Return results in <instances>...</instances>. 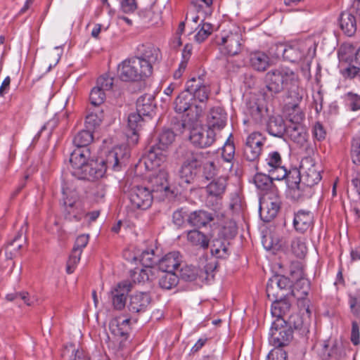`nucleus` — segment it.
I'll list each match as a JSON object with an SVG mask.
<instances>
[{"instance_id": "54", "label": "nucleus", "mask_w": 360, "mask_h": 360, "mask_svg": "<svg viewBox=\"0 0 360 360\" xmlns=\"http://www.w3.org/2000/svg\"><path fill=\"white\" fill-rule=\"evenodd\" d=\"M286 179L289 187L302 184V174H301V171L297 168L290 169L287 173Z\"/></svg>"}, {"instance_id": "29", "label": "nucleus", "mask_w": 360, "mask_h": 360, "mask_svg": "<svg viewBox=\"0 0 360 360\" xmlns=\"http://www.w3.org/2000/svg\"><path fill=\"white\" fill-rule=\"evenodd\" d=\"M358 18L352 12L344 11L341 13L339 22L340 26L343 32L349 36H353L356 31V22Z\"/></svg>"}, {"instance_id": "12", "label": "nucleus", "mask_w": 360, "mask_h": 360, "mask_svg": "<svg viewBox=\"0 0 360 360\" xmlns=\"http://www.w3.org/2000/svg\"><path fill=\"white\" fill-rule=\"evenodd\" d=\"M215 132L208 127L193 126L190 131L189 140L192 144L199 148L210 146L215 141Z\"/></svg>"}, {"instance_id": "16", "label": "nucleus", "mask_w": 360, "mask_h": 360, "mask_svg": "<svg viewBox=\"0 0 360 360\" xmlns=\"http://www.w3.org/2000/svg\"><path fill=\"white\" fill-rule=\"evenodd\" d=\"M242 37L240 34L230 33L221 38V51L223 53L229 56H236L242 49Z\"/></svg>"}, {"instance_id": "14", "label": "nucleus", "mask_w": 360, "mask_h": 360, "mask_svg": "<svg viewBox=\"0 0 360 360\" xmlns=\"http://www.w3.org/2000/svg\"><path fill=\"white\" fill-rule=\"evenodd\" d=\"M91 152L89 148H76L70 154V162L72 166V174L77 176L82 174V169L89 163Z\"/></svg>"}, {"instance_id": "10", "label": "nucleus", "mask_w": 360, "mask_h": 360, "mask_svg": "<svg viewBox=\"0 0 360 360\" xmlns=\"http://www.w3.org/2000/svg\"><path fill=\"white\" fill-rule=\"evenodd\" d=\"M186 88L191 93L194 101L198 100L202 103L208 99L210 93V84L203 75L189 79Z\"/></svg>"}, {"instance_id": "58", "label": "nucleus", "mask_w": 360, "mask_h": 360, "mask_svg": "<svg viewBox=\"0 0 360 360\" xmlns=\"http://www.w3.org/2000/svg\"><path fill=\"white\" fill-rule=\"evenodd\" d=\"M129 323V319H124L122 321V323H119L117 321L115 320L110 322V328L111 332L114 333L115 335L124 336L127 335V333L124 331L122 328H120L122 326H128Z\"/></svg>"}, {"instance_id": "64", "label": "nucleus", "mask_w": 360, "mask_h": 360, "mask_svg": "<svg viewBox=\"0 0 360 360\" xmlns=\"http://www.w3.org/2000/svg\"><path fill=\"white\" fill-rule=\"evenodd\" d=\"M287 353L282 347H275L267 356L266 360H286Z\"/></svg>"}, {"instance_id": "52", "label": "nucleus", "mask_w": 360, "mask_h": 360, "mask_svg": "<svg viewBox=\"0 0 360 360\" xmlns=\"http://www.w3.org/2000/svg\"><path fill=\"white\" fill-rule=\"evenodd\" d=\"M151 269H136L131 274L134 283L145 282L150 279Z\"/></svg>"}, {"instance_id": "25", "label": "nucleus", "mask_w": 360, "mask_h": 360, "mask_svg": "<svg viewBox=\"0 0 360 360\" xmlns=\"http://www.w3.org/2000/svg\"><path fill=\"white\" fill-rule=\"evenodd\" d=\"M250 67L257 72H264L270 66V58L262 51L252 52L249 55Z\"/></svg>"}, {"instance_id": "6", "label": "nucleus", "mask_w": 360, "mask_h": 360, "mask_svg": "<svg viewBox=\"0 0 360 360\" xmlns=\"http://www.w3.org/2000/svg\"><path fill=\"white\" fill-rule=\"evenodd\" d=\"M316 347L319 356L323 360H341L345 356L342 343L335 338H329L322 340Z\"/></svg>"}, {"instance_id": "57", "label": "nucleus", "mask_w": 360, "mask_h": 360, "mask_svg": "<svg viewBox=\"0 0 360 360\" xmlns=\"http://www.w3.org/2000/svg\"><path fill=\"white\" fill-rule=\"evenodd\" d=\"M351 158L354 165H360V139H353L351 147Z\"/></svg>"}, {"instance_id": "43", "label": "nucleus", "mask_w": 360, "mask_h": 360, "mask_svg": "<svg viewBox=\"0 0 360 360\" xmlns=\"http://www.w3.org/2000/svg\"><path fill=\"white\" fill-rule=\"evenodd\" d=\"M253 181L256 187L262 191H268L273 185L272 178L269 175L262 173H257L254 176Z\"/></svg>"}, {"instance_id": "20", "label": "nucleus", "mask_w": 360, "mask_h": 360, "mask_svg": "<svg viewBox=\"0 0 360 360\" xmlns=\"http://www.w3.org/2000/svg\"><path fill=\"white\" fill-rule=\"evenodd\" d=\"M181 256L179 252H169L158 260V266L162 273L175 274V271L181 266Z\"/></svg>"}, {"instance_id": "22", "label": "nucleus", "mask_w": 360, "mask_h": 360, "mask_svg": "<svg viewBox=\"0 0 360 360\" xmlns=\"http://www.w3.org/2000/svg\"><path fill=\"white\" fill-rule=\"evenodd\" d=\"M227 121V114L220 107L212 108L207 116V125L210 129L221 130L223 129Z\"/></svg>"}, {"instance_id": "19", "label": "nucleus", "mask_w": 360, "mask_h": 360, "mask_svg": "<svg viewBox=\"0 0 360 360\" xmlns=\"http://www.w3.org/2000/svg\"><path fill=\"white\" fill-rule=\"evenodd\" d=\"M217 217V219L224 217L223 212L214 211V214L204 210H198L191 212L188 217V222L193 226H205Z\"/></svg>"}, {"instance_id": "46", "label": "nucleus", "mask_w": 360, "mask_h": 360, "mask_svg": "<svg viewBox=\"0 0 360 360\" xmlns=\"http://www.w3.org/2000/svg\"><path fill=\"white\" fill-rule=\"evenodd\" d=\"M218 175L224 176L233 167V163L230 160H225L222 157L214 159Z\"/></svg>"}, {"instance_id": "4", "label": "nucleus", "mask_w": 360, "mask_h": 360, "mask_svg": "<svg viewBox=\"0 0 360 360\" xmlns=\"http://www.w3.org/2000/svg\"><path fill=\"white\" fill-rule=\"evenodd\" d=\"M174 110L178 113L187 112L190 120L195 122L202 115V108L195 103L191 93L187 89L182 91L174 101Z\"/></svg>"}, {"instance_id": "47", "label": "nucleus", "mask_w": 360, "mask_h": 360, "mask_svg": "<svg viewBox=\"0 0 360 360\" xmlns=\"http://www.w3.org/2000/svg\"><path fill=\"white\" fill-rule=\"evenodd\" d=\"M195 122H192L190 120L187 122L186 120L179 119L175 117L172 121V131H174L176 134H182L186 129H189L192 128V126Z\"/></svg>"}, {"instance_id": "9", "label": "nucleus", "mask_w": 360, "mask_h": 360, "mask_svg": "<svg viewBox=\"0 0 360 360\" xmlns=\"http://www.w3.org/2000/svg\"><path fill=\"white\" fill-rule=\"evenodd\" d=\"M264 146V138L262 134L253 132L246 139L243 147V158L249 162H255L259 159Z\"/></svg>"}, {"instance_id": "33", "label": "nucleus", "mask_w": 360, "mask_h": 360, "mask_svg": "<svg viewBox=\"0 0 360 360\" xmlns=\"http://www.w3.org/2000/svg\"><path fill=\"white\" fill-rule=\"evenodd\" d=\"M271 314L276 319H284L283 316L290 311L291 304L285 297L271 300Z\"/></svg>"}, {"instance_id": "23", "label": "nucleus", "mask_w": 360, "mask_h": 360, "mask_svg": "<svg viewBox=\"0 0 360 360\" xmlns=\"http://www.w3.org/2000/svg\"><path fill=\"white\" fill-rule=\"evenodd\" d=\"M82 170V174H80L77 178L90 181L103 177L106 172L105 165L98 160H91Z\"/></svg>"}, {"instance_id": "38", "label": "nucleus", "mask_w": 360, "mask_h": 360, "mask_svg": "<svg viewBox=\"0 0 360 360\" xmlns=\"http://www.w3.org/2000/svg\"><path fill=\"white\" fill-rule=\"evenodd\" d=\"M229 243L225 239H215L211 246V253L217 258H226L229 255Z\"/></svg>"}, {"instance_id": "59", "label": "nucleus", "mask_w": 360, "mask_h": 360, "mask_svg": "<svg viewBox=\"0 0 360 360\" xmlns=\"http://www.w3.org/2000/svg\"><path fill=\"white\" fill-rule=\"evenodd\" d=\"M346 100L347 105L352 110L356 111L360 109V96L349 92L346 94Z\"/></svg>"}, {"instance_id": "3", "label": "nucleus", "mask_w": 360, "mask_h": 360, "mask_svg": "<svg viewBox=\"0 0 360 360\" xmlns=\"http://www.w3.org/2000/svg\"><path fill=\"white\" fill-rule=\"evenodd\" d=\"M292 339V330L285 319H276L271 324L269 342L275 347L287 346Z\"/></svg>"}, {"instance_id": "61", "label": "nucleus", "mask_w": 360, "mask_h": 360, "mask_svg": "<svg viewBox=\"0 0 360 360\" xmlns=\"http://www.w3.org/2000/svg\"><path fill=\"white\" fill-rule=\"evenodd\" d=\"M112 85L113 78L107 75H102L97 79L96 86L103 91L110 90Z\"/></svg>"}, {"instance_id": "1", "label": "nucleus", "mask_w": 360, "mask_h": 360, "mask_svg": "<svg viewBox=\"0 0 360 360\" xmlns=\"http://www.w3.org/2000/svg\"><path fill=\"white\" fill-rule=\"evenodd\" d=\"M265 83L267 90L276 94L297 86L298 75L290 68L280 66L265 75Z\"/></svg>"}, {"instance_id": "5", "label": "nucleus", "mask_w": 360, "mask_h": 360, "mask_svg": "<svg viewBox=\"0 0 360 360\" xmlns=\"http://www.w3.org/2000/svg\"><path fill=\"white\" fill-rule=\"evenodd\" d=\"M63 195L65 219L70 222L81 221L85 216V213L77 200L76 192H70L68 188H63Z\"/></svg>"}, {"instance_id": "8", "label": "nucleus", "mask_w": 360, "mask_h": 360, "mask_svg": "<svg viewBox=\"0 0 360 360\" xmlns=\"http://www.w3.org/2000/svg\"><path fill=\"white\" fill-rule=\"evenodd\" d=\"M129 207L132 210H145L149 208L153 200V195L148 188L136 186L130 188L128 193Z\"/></svg>"}, {"instance_id": "50", "label": "nucleus", "mask_w": 360, "mask_h": 360, "mask_svg": "<svg viewBox=\"0 0 360 360\" xmlns=\"http://www.w3.org/2000/svg\"><path fill=\"white\" fill-rule=\"evenodd\" d=\"M105 99V94L97 86L92 89L89 94V101L92 105L95 108L101 105Z\"/></svg>"}, {"instance_id": "36", "label": "nucleus", "mask_w": 360, "mask_h": 360, "mask_svg": "<svg viewBox=\"0 0 360 360\" xmlns=\"http://www.w3.org/2000/svg\"><path fill=\"white\" fill-rule=\"evenodd\" d=\"M301 170L303 171L302 184L305 185L307 188L317 184L321 179L320 172L316 170L314 166H311L307 170H304L302 167Z\"/></svg>"}, {"instance_id": "39", "label": "nucleus", "mask_w": 360, "mask_h": 360, "mask_svg": "<svg viewBox=\"0 0 360 360\" xmlns=\"http://www.w3.org/2000/svg\"><path fill=\"white\" fill-rule=\"evenodd\" d=\"M93 139V131L86 129L77 133L72 141L76 148H88Z\"/></svg>"}, {"instance_id": "7", "label": "nucleus", "mask_w": 360, "mask_h": 360, "mask_svg": "<svg viewBox=\"0 0 360 360\" xmlns=\"http://www.w3.org/2000/svg\"><path fill=\"white\" fill-rule=\"evenodd\" d=\"M227 185L226 178L219 176L212 181L207 186V197L206 204L214 211H220L221 208V198Z\"/></svg>"}, {"instance_id": "55", "label": "nucleus", "mask_w": 360, "mask_h": 360, "mask_svg": "<svg viewBox=\"0 0 360 360\" xmlns=\"http://www.w3.org/2000/svg\"><path fill=\"white\" fill-rule=\"evenodd\" d=\"M213 32V25L211 23L204 22L201 28L195 35V39L198 43L203 42Z\"/></svg>"}, {"instance_id": "51", "label": "nucleus", "mask_w": 360, "mask_h": 360, "mask_svg": "<svg viewBox=\"0 0 360 360\" xmlns=\"http://www.w3.org/2000/svg\"><path fill=\"white\" fill-rule=\"evenodd\" d=\"M144 122L143 116L139 112H132L128 116V130L139 131Z\"/></svg>"}, {"instance_id": "40", "label": "nucleus", "mask_w": 360, "mask_h": 360, "mask_svg": "<svg viewBox=\"0 0 360 360\" xmlns=\"http://www.w3.org/2000/svg\"><path fill=\"white\" fill-rule=\"evenodd\" d=\"M187 240L193 245L199 246L203 249H206L209 246V240L207 237L198 230L188 231L187 233Z\"/></svg>"}, {"instance_id": "30", "label": "nucleus", "mask_w": 360, "mask_h": 360, "mask_svg": "<svg viewBox=\"0 0 360 360\" xmlns=\"http://www.w3.org/2000/svg\"><path fill=\"white\" fill-rule=\"evenodd\" d=\"M313 224V215L310 212L299 211L295 214L293 224L295 229L300 233L309 230Z\"/></svg>"}, {"instance_id": "56", "label": "nucleus", "mask_w": 360, "mask_h": 360, "mask_svg": "<svg viewBox=\"0 0 360 360\" xmlns=\"http://www.w3.org/2000/svg\"><path fill=\"white\" fill-rule=\"evenodd\" d=\"M248 113L256 122H259L264 115V108L255 102L250 103L248 107Z\"/></svg>"}, {"instance_id": "31", "label": "nucleus", "mask_w": 360, "mask_h": 360, "mask_svg": "<svg viewBox=\"0 0 360 360\" xmlns=\"http://www.w3.org/2000/svg\"><path fill=\"white\" fill-rule=\"evenodd\" d=\"M154 97L150 94L140 96L136 101V112L143 117H150L154 111Z\"/></svg>"}, {"instance_id": "27", "label": "nucleus", "mask_w": 360, "mask_h": 360, "mask_svg": "<svg viewBox=\"0 0 360 360\" xmlns=\"http://www.w3.org/2000/svg\"><path fill=\"white\" fill-rule=\"evenodd\" d=\"M288 125L281 116H271L266 124V129L269 134L273 136L281 138L286 131Z\"/></svg>"}, {"instance_id": "62", "label": "nucleus", "mask_w": 360, "mask_h": 360, "mask_svg": "<svg viewBox=\"0 0 360 360\" xmlns=\"http://www.w3.org/2000/svg\"><path fill=\"white\" fill-rule=\"evenodd\" d=\"M202 165L203 166V173L207 179L218 175L214 160L207 162L204 161Z\"/></svg>"}, {"instance_id": "13", "label": "nucleus", "mask_w": 360, "mask_h": 360, "mask_svg": "<svg viewBox=\"0 0 360 360\" xmlns=\"http://www.w3.org/2000/svg\"><path fill=\"white\" fill-rule=\"evenodd\" d=\"M132 288V284L129 281H124L117 283L110 292L114 309L122 310L124 308L127 302V297Z\"/></svg>"}, {"instance_id": "41", "label": "nucleus", "mask_w": 360, "mask_h": 360, "mask_svg": "<svg viewBox=\"0 0 360 360\" xmlns=\"http://www.w3.org/2000/svg\"><path fill=\"white\" fill-rule=\"evenodd\" d=\"M179 276L176 274L162 273L159 276V286L164 290H171L176 287Z\"/></svg>"}, {"instance_id": "26", "label": "nucleus", "mask_w": 360, "mask_h": 360, "mask_svg": "<svg viewBox=\"0 0 360 360\" xmlns=\"http://www.w3.org/2000/svg\"><path fill=\"white\" fill-rule=\"evenodd\" d=\"M207 153L200 151H193L192 150H184L181 153L183 163L194 167L197 169L202 166L205 160Z\"/></svg>"}, {"instance_id": "63", "label": "nucleus", "mask_w": 360, "mask_h": 360, "mask_svg": "<svg viewBox=\"0 0 360 360\" xmlns=\"http://www.w3.org/2000/svg\"><path fill=\"white\" fill-rule=\"evenodd\" d=\"M271 278L283 292L291 287V281L284 276L276 275L271 277Z\"/></svg>"}, {"instance_id": "42", "label": "nucleus", "mask_w": 360, "mask_h": 360, "mask_svg": "<svg viewBox=\"0 0 360 360\" xmlns=\"http://www.w3.org/2000/svg\"><path fill=\"white\" fill-rule=\"evenodd\" d=\"M198 169L188 166L187 165L182 162L181 167L179 169V174L182 181L186 184H191L194 181L197 176Z\"/></svg>"}, {"instance_id": "53", "label": "nucleus", "mask_w": 360, "mask_h": 360, "mask_svg": "<svg viewBox=\"0 0 360 360\" xmlns=\"http://www.w3.org/2000/svg\"><path fill=\"white\" fill-rule=\"evenodd\" d=\"M290 245L292 253L297 257L302 258L307 253V247L300 238L292 239Z\"/></svg>"}, {"instance_id": "34", "label": "nucleus", "mask_w": 360, "mask_h": 360, "mask_svg": "<svg viewBox=\"0 0 360 360\" xmlns=\"http://www.w3.org/2000/svg\"><path fill=\"white\" fill-rule=\"evenodd\" d=\"M282 52L284 60L291 63L300 61L304 56L303 50L298 44L285 46Z\"/></svg>"}, {"instance_id": "35", "label": "nucleus", "mask_w": 360, "mask_h": 360, "mask_svg": "<svg viewBox=\"0 0 360 360\" xmlns=\"http://www.w3.org/2000/svg\"><path fill=\"white\" fill-rule=\"evenodd\" d=\"M286 323L291 330L294 328L301 335H306L309 332V323L304 321L303 318L297 314L290 315Z\"/></svg>"}, {"instance_id": "24", "label": "nucleus", "mask_w": 360, "mask_h": 360, "mask_svg": "<svg viewBox=\"0 0 360 360\" xmlns=\"http://www.w3.org/2000/svg\"><path fill=\"white\" fill-rule=\"evenodd\" d=\"M167 177V173L162 170H160L158 174L153 175L150 179L152 186L151 193L160 192L163 193L162 197L167 196L170 193Z\"/></svg>"}, {"instance_id": "49", "label": "nucleus", "mask_w": 360, "mask_h": 360, "mask_svg": "<svg viewBox=\"0 0 360 360\" xmlns=\"http://www.w3.org/2000/svg\"><path fill=\"white\" fill-rule=\"evenodd\" d=\"M139 260L145 268L150 269L153 267L157 262L155 257L154 250L150 249L143 250L139 257Z\"/></svg>"}, {"instance_id": "28", "label": "nucleus", "mask_w": 360, "mask_h": 360, "mask_svg": "<svg viewBox=\"0 0 360 360\" xmlns=\"http://www.w3.org/2000/svg\"><path fill=\"white\" fill-rule=\"evenodd\" d=\"M298 280L297 285H301L304 288V290L300 291L297 290L296 291L292 290V294L297 297L298 304L300 307H303L305 309L307 313H309V301L306 298L308 295L309 289V281L308 280L302 278V272L300 271L298 273V276L296 278Z\"/></svg>"}, {"instance_id": "48", "label": "nucleus", "mask_w": 360, "mask_h": 360, "mask_svg": "<svg viewBox=\"0 0 360 360\" xmlns=\"http://www.w3.org/2000/svg\"><path fill=\"white\" fill-rule=\"evenodd\" d=\"M199 275V270L193 266L185 265L181 267L179 272V276L181 278L186 281H193Z\"/></svg>"}, {"instance_id": "44", "label": "nucleus", "mask_w": 360, "mask_h": 360, "mask_svg": "<svg viewBox=\"0 0 360 360\" xmlns=\"http://www.w3.org/2000/svg\"><path fill=\"white\" fill-rule=\"evenodd\" d=\"M266 295L269 300H274L279 298H283L286 297L287 294L282 292L280 290L279 287L276 285V283L274 281V280L271 278L269 279L267 285H266Z\"/></svg>"}, {"instance_id": "17", "label": "nucleus", "mask_w": 360, "mask_h": 360, "mask_svg": "<svg viewBox=\"0 0 360 360\" xmlns=\"http://www.w3.org/2000/svg\"><path fill=\"white\" fill-rule=\"evenodd\" d=\"M128 158L127 153H124L122 148H115L106 154L105 159H102L99 162L105 165V171L108 168H112V169L117 171L124 162V160Z\"/></svg>"}, {"instance_id": "11", "label": "nucleus", "mask_w": 360, "mask_h": 360, "mask_svg": "<svg viewBox=\"0 0 360 360\" xmlns=\"http://www.w3.org/2000/svg\"><path fill=\"white\" fill-rule=\"evenodd\" d=\"M267 198L260 202L259 215L261 219L266 222L271 221L274 219L280 208L281 199L276 193H269Z\"/></svg>"}, {"instance_id": "2", "label": "nucleus", "mask_w": 360, "mask_h": 360, "mask_svg": "<svg viewBox=\"0 0 360 360\" xmlns=\"http://www.w3.org/2000/svg\"><path fill=\"white\" fill-rule=\"evenodd\" d=\"M136 57L125 60L119 65L117 75L124 82L139 81L151 75L148 65Z\"/></svg>"}, {"instance_id": "15", "label": "nucleus", "mask_w": 360, "mask_h": 360, "mask_svg": "<svg viewBox=\"0 0 360 360\" xmlns=\"http://www.w3.org/2000/svg\"><path fill=\"white\" fill-rule=\"evenodd\" d=\"M165 150L158 146H150L143 157L146 169L153 170L158 168L166 160Z\"/></svg>"}, {"instance_id": "21", "label": "nucleus", "mask_w": 360, "mask_h": 360, "mask_svg": "<svg viewBox=\"0 0 360 360\" xmlns=\"http://www.w3.org/2000/svg\"><path fill=\"white\" fill-rule=\"evenodd\" d=\"M151 302V297L148 292H138L129 297L128 309L132 314H139L146 311Z\"/></svg>"}, {"instance_id": "18", "label": "nucleus", "mask_w": 360, "mask_h": 360, "mask_svg": "<svg viewBox=\"0 0 360 360\" xmlns=\"http://www.w3.org/2000/svg\"><path fill=\"white\" fill-rule=\"evenodd\" d=\"M285 135L300 147H304L307 143V129L298 121H291L288 125Z\"/></svg>"}, {"instance_id": "37", "label": "nucleus", "mask_w": 360, "mask_h": 360, "mask_svg": "<svg viewBox=\"0 0 360 360\" xmlns=\"http://www.w3.org/2000/svg\"><path fill=\"white\" fill-rule=\"evenodd\" d=\"M104 117L103 110L98 108H95L86 117V128L92 131L99 127Z\"/></svg>"}, {"instance_id": "45", "label": "nucleus", "mask_w": 360, "mask_h": 360, "mask_svg": "<svg viewBox=\"0 0 360 360\" xmlns=\"http://www.w3.org/2000/svg\"><path fill=\"white\" fill-rule=\"evenodd\" d=\"M176 134L174 131L166 129H163L158 137V146L162 149L165 150L171 145L175 139Z\"/></svg>"}, {"instance_id": "32", "label": "nucleus", "mask_w": 360, "mask_h": 360, "mask_svg": "<svg viewBox=\"0 0 360 360\" xmlns=\"http://www.w3.org/2000/svg\"><path fill=\"white\" fill-rule=\"evenodd\" d=\"M142 62L141 63H146L148 65V68L150 70V74L153 71V64L158 61L160 58V52L159 49L154 46L150 45L146 46L141 56L136 57Z\"/></svg>"}, {"instance_id": "60", "label": "nucleus", "mask_w": 360, "mask_h": 360, "mask_svg": "<svg viewBox=\"0 0 360 360\" xmlns=\"http://www.w3.org/2000/svg\"><path fill=\"white\" fill-rule=\"evenodd\" d=\"M235 154V146L233 142L230 141L229 139L225 143L221 152L222 158L225 160H230L232 162Z\"/></svg>"}]
</instances>
